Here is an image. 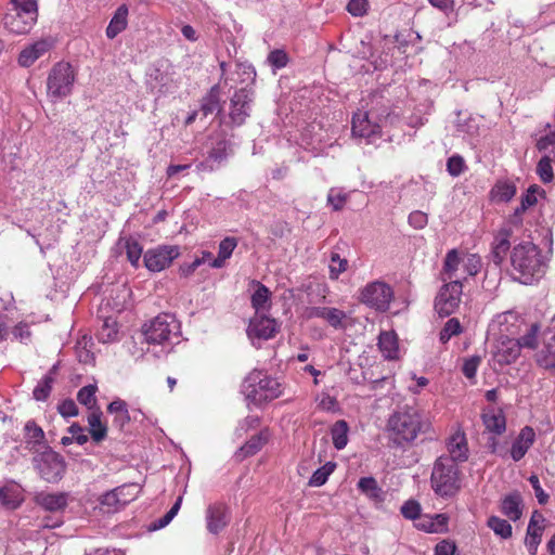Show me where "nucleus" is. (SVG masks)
<instances>
[{"label": "nucleus", "mask_w": 555, "mask_h": 555, "mask_svg": "<svg viewBox=\"0 0 555 555\" xmlns=\"http://www.w3.org/2000/svg\"><path fill=\"white\" fill-rule=\"evenodd\" d=\"M511 264L514 279L522 284H531L541 279L546 269V262L540 248L531 242L516 245L511 254Z\"/></svg>", "instance_id": "f257e3e1"}, {"label": "nucleus", "mask_w": 555, "mask_h": 555, "mask_svg": "<svg viewBox=\"0 0 555 555\" xmlns=\"http://www.w3.org/2000/svg\"><path fill=\"white\" fill-rule=\"evenodd\" d=\"M422 427L421 414L413 408L393 412L387 422L390 438L398 446L413 442Z\"/></svg>", "instance_id": "f03ea898"}, {"label": "nucleus", "mask_w": 555, "mask_h": 555, "mask_svg": "<svg viewBox=\"0 0 555 555\" xmlns=\"http://www.w3.org/2000/svg\"><path fill=\"white\" fill-rule=\"evenodd\" d=\"M242 389L246 399L256 405L272 401L283 393L281 383L259 370H254L247 375Z\"/></svg>", "instance_id": "7ed1b4c3"}, {"label": "nucleus", "mask_w": 555, "mask_h": 555, "mask_svg": "<svg viewBox=\"0 0 555 555\" xmlns=\"http://www.w3.org/2000/svg\"><path fill=\"white\" fill-rule=\"evenodd\" d=\"M431 487L441 496H451L460 489V470L452 459L438 457L431 472Z\"/></svg>", "instance_id": "20e7f679"}, {"label": "nucleus", "mask_w": 555, "mask_h": 555, "mask_svg": "<svg viewBox=\"0 0 555 555\" xmlns=\"http://www.w3.org/2000/svg\"><path fill=\"white\" fill-rule=\"evenodd\" d=\"M143 334L150 344L171 343L180 335V323L170 313H160L143 326Z\"/></svg>", "instance_id": "39448f33"}, {"label": "nucleus", "mask_w": 555, "mask_h": 555, "mask_svg": "<svg viewBox=\"0 0 555 555\" xmlns=\"http://www.w3.org/2000/svg\"><path fill=\"white\" fill-rule=\"evenodd\" d=\"M393 297L392 287L382 280L370 282L359 291V301L379 312L389 309Z\"/></svg>", "instance_id": "423d86ee"}, {"label": "nucleus", "mask_w": 555, "mask_h": 555, "mask_svg": "<svg viewBox=\"0 0 555 555\" xmlns=\"http://www.w3.org/2000/svg\"><path fill=\"white\" fill-rule=\"evenodd\" d=\"M75 73L70 64L57 63L48 77V94L54 100L67 96L72 92Z\"/></svg>", "instance_id": "0eeeda50"}, {"label": "nucleus", "mask_w": 555, "mask_h": 555, "mask_svg": "<svg viewBox=\"0 0 555 555\" xmlns=\"http://www.w3.org/2000/svg\"><path fill=\"white\" fill-rule=\"evenodd\" d=\"M34 464L39 475L48 482L60 480L66 468L63 456L50 448L35 455Z\"/></svg>", "instance_id": "6e6552de"}, {"label": "nucleus", "mask_w": 555, "mask_h": 555, "mask_svg": "<svg viewBox=\"0 0 555 555\" xmlns=\"http://www.w3.org/2000/svg\"><path fill=\"white\" fill-rule=\"evenodd\" d=\"M145 83L152 93L158 95L171 93L178 87L169 67L164 64L149 69Z\"/></svg>", "instance_id": "1a4fd4ad"}, {"label": "nucleus", "mask_w": 555, "mask_h": 555, "mask_svg": "<svg viewBox=\"0 0 555 555\" xmlns=\"http://www.w3.org/2000/svg\"><path fill=\"white\" fill-rule=\"evenodd\" d=\"M462 284L444 282L436 299L435 309L441 317H448L455 312L461 302Z\"/></svg>", "instance_id": "9d476101"}, {"label": "nucleus", "mask_w": 555, "mask_h": 555, "mask_svg": "<svg viewBox=\"0 0 555 555\" xmlns=\"http://www.w3.org/2000/svg\"><path fill=\"white\" fill-rule=\"evenodd\" d=\"M280 330V324L273 318L266 313H255L250 319L247 328L249 339L255 344V339L268 340L275 336Z\"/></svg>", "instance_id": "9b49d317"}, {"label": "nucleus", "mask_w": 555, "mask_h": 555, "mask_svg": "<svg viewBox=\"0 0 555 555\" xmlns=\"http://www.w3.org/2000/svg\"><path fill=\"white\" fill-rule=\"evenodd\" d=\"M179 254V248L177 246L163 245L149 249L144 254L143 260L147 270L152 272H159L169 267Z\"/></svg>", "instance_id": "f8f14e48"}, {"label": "nucleus", "mask_w": 555, "mask_h": 555, "mask_svg": "<svg viewBox=\"0 0 555 555\" xmlns=\"http://www.w3.org/2000/svg\"><path fill=\"white\" fill-rule=\"evenodd\" d=\"M352 134L369 141L380 134V125L374 119L373 113L359 111L353 114Z\"/></svg>", "instance_id": "ddd939ff"}, {"label": "nucleus", "mask_w": 555, "mask_h": 555, "mask_svg": "<svg viewBox=\"0 0 555 555\" xmlns=\"http://www.w3.org/2000/svg\"><path fill=\"white\" fill-rule=\"evenodd\" d=\"M253 101V92L246 88H242L233 94L231 99L230 118L236 126L245 122L249 116L250 103Z\"/></svg>", "instance_id": "4468645a"}, {"label": "nucleus", "mask_w": 555, "mask_h": 555, "mask_svg": "<svg viewBox=\"0 0 555 555\" xmlns=\"http://www.w3.org/2000/svg\"><path fill=\"white\" fill-rule=\"evenodd\" d=\"M526 321L515 311H505L495 317L493 324L499 327L501 337H513L520 335Z\"/></svg>", "instance_id": "2eb2a0df"}, {"label": "nucleus", "mask_w": 555, "mask_h": 555, "mask_svg": "<svg viewBox=\"0 0 555 555\" xmlns=\"http://www.w3.org/2000/svg\"><path fill=\"white\" fill-rule=\"evenodd\" d=\"M306 317L308 319H322L336 330H344L346 327L347 314L337 308L310 307L306 309Z\"/></svg>", "instance_id": "dca6fc26"}, {"label": "nucleus", "mask_w": 555, "mask_h": 555, "mask_svg": "<svg viewBox=\"0 0 555 555\" xmlns=\"http://www.w3.org/2000/svg\"><path fill=\"white\" fill-rule=\"evenodd\" d=\"M36 15L28 14L27 12H22L18 10L13 9L11 12L7 13L3 18L4 27L17 35L26 34L28 33L33 25L37 21Z\"/></svg>", "instance_id": "f3484780"}, {"label": "nucleus", "mask_w": 555, "mask_h": 555, "mask_svg": "<svg viewBox=\"0 0 555 555\" xmlns=\"http://www.w3.org/2000/svg\"><path fill=\"white\" fill-rule=\"evenodd\" d=\"M462 264L463 260L457 250H449L446 255L443 270L441 272L442 282H456L457 284H462V281L465 280Z\"/></svg>", "instance_id": "a211bd4d"}, {"label": "nucleus", "mask_w": 555, "mask_h": 555, "mask_svg": "<svg viewBox=\"0 0 555 555\" xmlns=\"http://www.w3.org/2000/svg\"><path fill=\"white\" fill-rule=\"evenodd\" d=\"M448 455H441L440 457L452 459L453 463H463L468 460L469 449L466 440V436L463 431H455L447 441Z\"/></svg>", "instance_id": "6ab92c4d"}, {"label": "nucleus", "mask_w": 555, "mask_h": 555, "mask_svg": "<svg viewBox=\"0 0 555 555\" xmlns=\"http://www.w3.org/2000/svg\"><path fill=\"white\" fill-rule=\"evenodd\" d=\"M207 530L217 534L222 531L229 524L228 507L222 503H214L208 505L206 509Z\"/></svg>", "instance_id": "aec40b11"}, {"label": "nucleus", "mask_w": 555, "mask_h": 555, "mask_svg": "<svg viewBox=\"0 0 555 555\" xmlns=\"http://www.w3.org/2000/svg\"><path fill=\"white\" fill-rule=\"evenodd\" d=\"M519 344L513 337H501L496 346L494 358L498 363L507 365L514 363L520 356Z\"/></svg>", "instance_id": "412c9836"}, {"label": "nucleus", "mask_w": 555, "mask_h": 555, "mask_svg": "<svg viewBox=\"0 0 555 555\" xmlns=\"http://www.w3.org/2000/svg\"><path fill=\"white\" fill-rule=\"evenodd\" d=\"M51 48L52 41L47 39L38 40L21 51L18 56V64L23 67H29Z\"/></svg>", "instance_id": "4be33fe9"}, {"label": "nucleus", "mask_w": 555, "mask_h": 555, "mask_svg": "<svg viewBox=\"0 0 555 555\" xmlns=\"http://www.w3.org/2000/svg\"><path fill=\"white\" fill-rule=\"evenodd\" d=\"M535 440V433L534 430L529 427L525 426L520 433L518 434L517 438L514 440L512 448H511V456L515 462L520 461L528 450L531 448V446L534 443Z\"/></svg>", "instance_id": "5701e85b"}, {"label": "nucleus", "mask_w": 555, "mask_h": 555, "mask_svg": "<svg viewBox=\"0 0 555 555\" xmlns=\"http://www.w3.org/2000/svg\"><path fill=\"white\" fill-rule=\"evenodd\" d=\"M24 439L26 448L30 451L38 452L40 448H48L46 446V435L42 428L30 420L24 427Z\"/></svg>", "instance_id": "b1692460"}, {"label": "nucleus", "mask_w": 555, "mask_h": 555, "mask_svg": "<svg viewBox=\"0 0 555 555\" xmlns=\"http://www.w3.org/2000/svg\"><path fill=\"white\" fill-rule=\"evenodd\" d=\"M545 191L537 185H530L526 193L521 196L520 205L515 209L513 218L515 219L513 222L519 223L521 222V215L529 208L533 207L538 204L539 197H544Z\"/></svg>", "instance_id": "393cba45"}, {"label": "nucleus", "mask_w": 555, "mask_h": 555, "mask_svg": "<svg viewBox=\"0 0 555 555\" xmlns=\"http://www.w3.org/2000/svg\"><path fill=\"white\" fill-rule=\"evenodd\" d=\"M509 236L511 233L508 230H502L500 231L493 242H492V248H491V260L493 261L495 269L499 268V266L504 260L507 251L509 250L511 243H509Z\"/></svg>", "instance_id": "a878e982"}, {"label": "nucleus", "mask_w": 555, "mask_h": 555, "mask_svg": "<svg viewBox=\"0 0 555 555\" xmlns=\"http://www.w3.org/2000/svg\"><path fill=\"white\" fill-rule=\"evenodd\" d=\"M541 326L537 322L526 323L520 335L515 336L520 349L534 350L539 344Z\"/></svg>", "instance_id": "bb28decb"}, {"label": "nucleus", "mask_w": 555, "mask_h": 555, "mask_svg": "<svg viewBox=\"0 0 555 555\" xmlns=\"http://www.w3.org/2000/svg\"><path fill=\"white\" fill-rule=\"evenodd\" d=\"M128 7L126 4H121L117 8L115 11L107 28H106V36L109 39H114L117 37L121 31H124L127 28L128 25Z\"/></svg>", "instance_id": "cd10ccee"}, {"label": "nucleus", "mask_w": 555, "mask_h": 555, "mask_svg": "<svg viewBox=\"0 0 555 555\" xmlns=\"http://www.w3.org/2000/svg\"><path fill=\"white\" fill-rule=\"evenodd\" d=\"M535 362L545 370L555 369V333L544 341L542 348L535 353Z\"/></svg>", "instance_id": "c85d7f7f"}, {"label": "nucleus", "mask_w": 555, "mask_h": 555, "mask_svg": "<svg viewBox=\"0 0 555 555\" xmlns=\"http://www.w3.org/2000/svg\"><path fill=\"white\" fill-rule=\"evenodd\" d=\"M23 500V490L16 483H9L0 489V501L7 508H17Z\"/></svg>", "instance_id": "c756f323"}, {"label": "nucleus", "mask_w": 555, "mask_h": 555, "mask_svg": "<svg viewBox=\"0 0 555 555\" xmlns=\"http://www.w3.org/2000/svg\"><path fill=\"white\" fill-rule=\"evenodd\" d=\"M255 292L251 295V306L255 309V313H264L271 305V292L267 286L260 282L253 281Z\"/></svg>", "instance_id": "7c9ffc66"}, {"label": "nucleus", "mask_w": 555, "mask_h": 555, "mask_svg": "<svg viewBox=\"0 0 555 555\" xmlns=\"http://www.w3.org/2000/svg\"><path fill=\"white\" fill-rule=\"evenodd\" d=\"M36 503L49 512H57L67 505V499L64 493H38Z\"/></svg>", "instance_id": "2f4dec72"}, {"label": "nucleus", "mask_w": 555, "mask_h": 555, "mask_svg": "<svg viewBox=\"0 0 555 555\" xmlns=\"http://www.w3.org/2000/svg\"><path fill=\"white\" fill-rule=\"evenodd\" d=\"M486 429L494 435H501L506 429V421L502 411L489 410L482 414Z\"/></svg>", "instance_id": "473e14b6"}, {"label": "nucleus", "mask_w": 555, "mask_h": 555, "mask_svg": "<svg viewBox=\"0 0 555 555\" xmlns=\"http://www.w3.org/2000/svg\"><path fill=\"white\" fill-rule=\"evenodd\" d=\"M502 513L511 520L516 521L521 517V496L518 492L506 495L501 504Z\"/></svg>", "instance_id": "72a5a7b5"}, {"label": "nucleus", "mask_w": 555, "mask_h": 555, "mask_svg": "<svg viewBox=\"0 0 555 555\" xmlns=\"http://www.w3.org/2000/svg\"><path fill=\"white\" fill-rule=\"evenodd\" d=\"M128 487L122 486L118 487L112 491L106 492L102 495L101 503L104 506H107L109 509L116 511L119 507L125 506L130 502V499L126 498L125 491Z\"/></svg>", "instance_id": "f704fd0d"}, {"label": "nucleus", "mask_w": 555, "mask_h": 555, "mask_svg": "<svg viewBox=\"0 0 555 555\" xmlns=\"http://www.w3.org/2000/svg\"><path fill=\"white\" fill-rule=\"evenodd\" d=\"M102 412L99 409L91 411L88 415V425L90 427V435L93 441L101 442L105 439L107 427L101 421Z\"/></svg>", "instance_id": "c9c22d12"}, {"label": "nucleus", "mask_w": 555, "mask_h": 555, "mask_svg": "<svg viewBox=\"0 0 555 555\" xmlns=\"http://www.w3.org/2000/svg\"><path fill=\"white\" fill-rule=\"evenodd\" d=\"M358 489L372 501L382 502L384 500V492L373 477L360 478Z\"/></svg>", "instance_id": "e433bc0d"}, {"label": "nucleus", "mask_w": 555, "mask_h": 555, "mask_svg": "<svg viewBox=\"0 0 555 555\" xmlns=\"http://www.w3.org/2000/svg\"><path fill=\"white\" fill-rule=\"evenodd\" d=\"M237 246V241L234 237H225L219 244L218 257L210 262L211 268H222L225 260L231 257L233 250Z\"/></svg>", "instance_id": "4c0bfd02"}, {"label": "nucleus", "mask_w": 555, "mask_h": 555, "mask_svg": "<svg viewBox=\"0 0 555 555\" xmlns=\"http://www.w3.org/2000/svg\"><path fill=\"white\" fill-rule=\"evenodd\" d=\"M348 423L344 420L337 421L331 428L333 444L337 450H343L348 443Z\"/></svg>", "instance_id": "58836bf2"}, {"label": "nucleus", "mask_w": 555, "mask_h": 555, "mask_svg": "<svg viewBox=\"0 0 555 555\" xmlns=\"http://www.w3.org/2000/svg\"><path fill=\"white\" fill-rule=\"evenodd\" d=\"M221 111L218 87H212L209 93L203 98L201 112L204 116L218 114Z\"/></svg>", "instance_id": "ea45409f"}, {"label": "nucleus", "mask_w": 555, "mask_h": 555, "mask_svg": "<svg viewBox=\"0 0 555 555\" xmlns=\"http://www.w3.org/2000/svg\"><path fill=\"white\" fill-rule=\"evenodd\" d=\"M267 441V435L261 433L253 436L236 453L237 459L243 460L257 453Z\"/></svg>", "instance_id": "a19ab883"}, {"label": "nucleus", "mask_w": 555, "mask_h": 555, "mask_svg": "<svg viewBox=\"0 0 555 555\" xmlns=\"http://www.w3.org/2000/svg\"><path fill=\"white\" fill-rule=\"evenodd\" d=\"M56 371V366L54 365L50 372L43 376V378L38 383L33 391V396L37 401H44L52 390V385L54 383L53 374Z\"/></svg>", "instance_id": "79ce46f5"}, {"label": "nucleus", "mask_w": 555, "mask_h": 555, "mask_svg": "<svg viewBox=\"0 0 555 555\" xmlns=\"http://www.w3.org/2000/svg\"><path fill=\"white\" fill-rule=\"evenodd\" d=\"M98 339L103 344L116 341L118 339L117 323L113 319H105L98 332Z\"/></svg>", "instance_id": "37998d69"}, {"label": "nucleus", "mask_w": 555, "mask_h": 555, "mask_svg": "<svg viewBox=\"0 0 555 555\" xmlns=\"http://www.w3.org/2000/svg\"><path fill=\"white\" fill-rule=\"evenodd\" d=\"M378 346L388 359H393L397 356L398 346L397 339L393 333L383 332L378 338Z\"/></svg>", "instance_id": "c03bdc74"}, {"label": "nucleus", "mask_w": 555, "mask_h": 555, "mask_svg": "<svg viewBox=\"0 0 555 555\" xmlns=\"http://www.w3.org/2000/svg\"><path fill=\"white\" fill-rule=\"evenodd\" d=\"M492 196L500 202H508L516 194V185L509 181H499L492 189Z\"/></svg>", "instance_id": "a18cd8bd"}, {"label": "nucleus", "mask_w": 555, "mask_h": 555, "mask_svg": "<svg viewBox=\"0 0 555 555\" xmlns=\"http://www.w3.org/2000/svg\"><path fill=\"white\" fill-rule=\"evenodd\" d=\"M488 527L493 530V532L501 537L502 539H508L512 537V526L511 524L496 516H491L488 519Z\"/></svg>", "instance_id": "49530a36"}, {"label": "nucleus", "mask_w": 555, "mask_h": 555, "mask_svg": "<svg viewBox=\"0 0 555 555\" xmlns=\"http://www.w3.org/2000/svg\"><path fill=\"white\" fill-rule=\"evenodd\" d=\"M336 467V464L333 463V462H327L325 465H323L322 467L318 468L311 476L310 480H309V485L312 486V487H321L323 486L330 475L334 472Z\"/></svg>", "instance_id": "de8ad7c7"}, {"label": "nucleus", "mask_w": 555, "mask_h": 555, "mask_svg": "<svg viewBox=\"0 0 555 555\" xmlns=\"http://www.w3.org/2000/svg\"><path fill=\"white\" fill-rule=\"evenodd\" d=\"M463 327L456 318L449 319L440 332L439 339L442 344L448 343L453 336L460 335Z\"/></svg>", "instance_id": "09e8293b"}, {"label": "nucleus", "mask_w": 555, "mask_h": 555, "mask_svg": "<svg viewBox=\"0 0 555 555\" xmlns=\"http://www.w3.org/2000/svg\"><path fill=\"white\" fill-rule=\"evenodd\" d=\"M96 389L98 388L95 385H87L82 387L77 393V400L79 401V403L86 405L89 410L93 411L94 406L96 405Z\"/></svg>", "instance_id": "8fccbe9b"}, {"label": "nucleus", "mask_w": 555, "mask_h": 555, "mask_svg": "<svg viewBox=\"0 0 555 555\" xmlns=\"http://www.w3.org/2000/svg\"><path fill=\"white\" fill-rule=\"evenodd\" d=\"M125 248H126V255H127L129 262L133 267L137 268L139 266L140 258L142 256V251H143L142 246L139 244L138 241H135L133 238H128L125 242Z\"/></svg>", "instance_id": "3c124183"}, {"label": "nucleus", "mask_w": 555, "mask_h": 555, "mask_svg": "<svg viewBox=\"0 0 555 555\" xmlns=\"http://www.w3.org/2000/svg\"><path fill=\"white\" fill-rule=\"evenodd\" d=\"M463 260V272L465 274V279L467 276L476 275L481 268V259L477 255H466L462 257Z\"/></svg>", "instance_id": "603ef678"}, {"label": "nucleus", "mask_w": 555, "mask_h": 555, "mask_svg": "<svg viewBox=\"0 0 555 555\" xmlns=\"http://www.w3.org/2000/svg\"><path fill=\"white\" fill-rule=\"evenodd\" d=\"M348 199V194L337 188L330 189L327 193V203L333 207L334 210H341Z\"/></svg>", "instance_id": "864d4df0"}, {"label": "nucleus", "mask_w": 555, "mask_h": 555, "mask_svg": "<svg viewBox=\"0 0 555 555\" xmlns=\"http://www.w3.org/2000/svg\"><path fill=\"white\" fill-rule=\"evenodd\" d=\"M537 173L540 177L541 181L544 183L551 182L554 178L553 167L551 164V158L548 156H544L540 159L537 166Z\"/></svg>", "instance_id": "5fc2aeb1"}, {"label": "nucleus", "mask_w": 555, "mask_h": 555, "mask_svg": "<svg viewBox=\"0 0 555 555\" xmlns=\"http://www.w3.org/2000/svg\"><path fill=\"white\" fill-rule=\"evenodd\" d=\"M348 261L336 253L331 256L330 263V278L333 280L338 279L339 274L347 270Z\"/></svg>", "instance_id": "6e6d98bb"}, {"label": "nucleus", "mask_w": 555, "mask_h": 555, "mask_svg": "<svg viewBox=\"0 0 555 555\" xmlns=\"http://www.w3.org/2000/svg\"><path fill=\"white\" fill-rule=\"evenodd\" d=\"M181 504L182 496H179L175 504L171 506V508L163 517H160L159 519H157V521L154 522V529H162L166 527L178 514Z\"/></svg>", "instance_id": "4d7b16f0"}, {"label": "nucleus", "mask_w": 555, "mask_h": 555, "mask_svg": "<svg viewBox=\"0 0 555 555\" xmlns=\"http://www.w3.org/2000/svg\"><path fill=\"white\" fill-rule=\"evenodd\" d=\"M181 504L182 496H179L175 504L171 506V508L163 517H160L159 519H157V521L154 522V529H162L166 527L178 514Z\"/></svg>", "instance_id": "13d9d810"}, {"label": "nucleus", "mask_w": 555, "mask_h": 555, "mask_svg": "<svg viewBox=\"0 0 555 555\" xmlns=\"http://www.w3.org/2000/svg\"><path fill=\"white\" fill-rule=\"evenodd\" d=\"M267 61L274 69H281L287 65L288 56L284 50L276 49L269 53Z\"/></svg>", "instance_id": "bf43d9fd"}, {"label": "nucleus", "mask_w": 555, "mask_h": 555, "mask_svg": "<svg viewBox=\"0 0 555 555\" xmlns=\"http://www.w3.org/2000/svg\"><path fill=\"white\" fill-rule=\"evenodd\" d=\"M480 362L481 358L479 356H472L465 359L462 366L464 376L468 379H473L476 376Z\"/></svg>", "instance_id": "052dcab7"}, {"label": "nucleus", "mask_w": 555, "mask_h": 555, "mask_svg": "<svg viewBox=\"0 0 555 555\" xmlns=\"http://www.w3.org/2000/svg\"><path fill=\"white\" fill-rule=\"evenodd\" d=\"M13 9L38 16L37 0H11Z\"/></svg>", "instance_id": "680f3d73"}, {"label": "nucleus", "mask_w": 555, "mask_h": 555, "mask_svg": "<svg viewBox=\"0 0 555 555\" xmlns=\"http://www.w3.org/2000/svg\"><path fill=\"white\" fill-rule=\"evenodd\" d=\"M465 168L464 159L459 155L451 156L447 162L448 172L452 177L460 176Z\"/></svg>", "instance_id": "e2e57ef3"}, {"label": "nucleus", "mask_w": 555, "mask_h": 555, "mask_svg": "<svg viewBox=\"0 0 555 555\" xmlns=\"http://www.w3.org/2000/svg\"><path fill=\"white\" fill-rule=\"evenodd\" d=\"M367 9V0H350L347 4V11L353 16H363Z\"/></svg>", "instance_id": "0e129e2a"}, {"label": "nucleus", "mask_w": 555, "mask_h": 555, "mask_svg": "<svg viewBox=\"0 0 555 555\" xmlns=\"http://www.w3.org/2000/svg\"><path fill=\"white\" fill-rule=\"evenodd\" d=\"M420 513L421 505L414 500L406 501L401 506V514L408 519H416L420 516Z\"/></svg>", "instance_id": "69168bd1"}, {"label": "nucleus", "mask_w": 555, "mask_h": 555, "mask_svg": "<svg viewBox=\"0 0 555 555\" xmlns=\"http://www.w3.org/2000/svg\"><path fill=\"white\" fill-rule=\"evenodd\" d=\"M210 160L217 164V166L220 167V165L227 159V147L224 142H219L216 147H214L211 151H209L208 156Z\"/></svg>", "instance_id": "338daca9"}, {"label": "nucleus", "mask_w": 555, "mask_h": 555, "mask_svg": "<svg viewBox=\"0 0 555 555\" xmlns=\"http://www.w3.org/2000/svg\"><path fill=\"white\" fill-rule=\"evenodd\" d=\"M456 545L453 541L442 540L435 547V555H454Z\"/></svg>", "instance_id": "774afa93"}]
</instances>
